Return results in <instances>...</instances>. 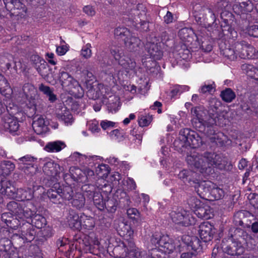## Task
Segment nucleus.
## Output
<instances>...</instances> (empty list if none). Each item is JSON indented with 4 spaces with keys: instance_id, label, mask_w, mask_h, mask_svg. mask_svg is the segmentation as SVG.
<instances>
[{
    "instance_id": "f257e3e1",
    "label": "nucleus",
    "mask_w": 258,
    "mask_h": 258,
    "mask_svg": "<svg viewBox=\"0 0 258 258\" xmlns=\"http://www.w3.org/2000/svg\"><path fill=\"white\" fill-rule=\"evenodd\" d=\"M186 162L196 171L206 175L214 172V167L222 168L223 164L219 155L210 152H205L203 154L193 153L187 156Z\"/></svg>"
},
{
    "instance_id": "f03ea898",
    "label": "nucleus",
    "mask_w": 258,
    "mask_h": 258,
    "mask_svg": "<svg viewBox=\"0 0 258 258\" xmlns=\"http://www.w3.org/2000/svg\"><path fill=\"white\" fill-rule=\"evenodd\" d=\"M192 125L201 132H204L209 135L214 134L215 131L213 126L218 124L220 125L224 123V112H222L218 116L207 114V111L201 107H196L191 109ZM225 123V122H224Z\"/></svg>"
},
{
    "instance_id": "7ed1b4c3",
    "label": "nucleus",
    "mask_w": 258,
    "mask_h": 258,
    "mask_svg": "<svg viewBox=\"0 0 258 258\" xmlns=\"http://www.w3.org/2000/svg\"><path fill=\"white\" fill-rule=\"evenodd\" d=\"M8 210L15 217L18 225H24L36 213V208L31 201L18 203L15 201L7 204Z\"/></svg>"
},
{
    "instance_id": "20e7f679",
    "label": "nucleus",
    "mask_w": 258,
    "mask_h": 258,
    "mask_svg": "<svg viewBox=\"0 0 258 258\" xmlns=\"http://www.w3.org/2000/svg\"><path fill=\"white\" fill-rule=\"evenodd\" d=\"M223 54L230 60L238 57L241 58H251L254 56V48L244 41L236 42L223 50Z\"/></svg>"
},
{
    "instance_id": "39448f33",
    "label": "nucleus",
    "mask_w": 258,
    "mask_h": 258,
    "mask_svg": "<svg viewBox=\"0 0 258 258\" xmlns=\"http://www.w3.org/2000/svg\"><path fill=\"white\" fill-rule=\"evenodd\" d=\"M178 140L181 147L189 146L192 148L201 147L203 142L202 138L197 133L188 128H183L180 131Z\"/></svg>"
},
{
    "instance_id": "423d86ee",
    "label": "nucleus",
    "mask_w": 258,
    "mask_h": 258,
    "mask_svg": "<svg viewBox=\"0 0 258 258\" xmlns=\"http://www.w3.org/2000/svg\"><path fill=\"white\" fill-rule=\"evenodd\" d=\"M114 35L118 39H120L124 41L125 46L131 51L137 50L141 44V40L133 36L126 28H117L114 31Z\"/></svg>"
},
{
    "instance_id": "0eeeda50",
    "label": "nucleus",
    "mask_w": 258,
    "mask_h": 258,
    "mask_svg": "<svg viewBox=\"0 0 258 258\" xmlns=\"http://www.w3.org/2000/svg\"><path fill=\"white\" fill-rule=\"evenodd\" d=\"M110 53L126 73H130L135 72L136 62L128 56L124 55L122 49L114 47L111 49Z\"/></svg>"
},
{
    "instance_id": "6e6552de",
    "label": "nucleus",
    "mask_w": 258,
    "mask_h": 258,
    "mask_svg": "<svg viewBox=\"0 0 258 258\" xmlns=\"http://www.w3.org/2000/svg\"><path fill=\"white\" fill-rule=\"evenodd\" d=\"M172 221L177 224L188 226L196 223L195 218L191 214L183 209H178L177 211H172L170 214Z\"/></svg>"
},
{
    "instance_id": "1a4fd4ad",
    "label": "nucleus",
    "mask_w": 258,
    "mask_h": 258,
    "mask_svg": "<svg viewBox=\"0 0 258 258\" xmlns=\"http://www.w3.org/2000/svg\"><path fill=\"white\" fill-rule=\"evenodd\" d=\"M182 240L188 247H190L193 251L181 253L180 258H195L198 254V250L200 249V241L196 236L184 235Z\"/></svg>"
},
{
    "instance_id": "9d476101",
    "label": "nucleus",
    "mask_w": 258,
    "mask_h": 258,
    "mask_svg": "<svg viewBox=\"0 0 258 258\" xmlns=\"http://www.w3.org/2000/svg\"><path fill=\"white\" fill-rule=\"evenodd\" d=\"M151 242L155 245L163 247L165 252L170 253L175 249V246L171 243V240L167 235L162 234L159 232H155L151 239Z\"/></svg>"
},
{
    "instance_id": "9b49d317",
    "label": "nucleus",
    "mask_w": 258,
    "mask_h": 258,
    "mask_svg": "<svg viewBox=\"0 0 258 258\" xmlns=\"http://www.w3.org/2000/svg\"><path fill=\"white\" fill-rule=\"evenodd\" d=\"M23 91L27 99L26 104L28 107L30 108L35 107L38 98L36 88L31 84L26 83L23 87Z\"/></svg>"
},
{
    "instance_id": "f8f14e48",
    "label": "nucleus",
    "mask_w": 258,
    "mask_h": 258,
    "mask_svg": "<svg viewBox=\"0 0 258 258\" xmlns=\"http://www.w3.org/2000/svg\"><path fill=\"white\" fill-rule=\"evenodd\" d=\"M200 188H203L204 192L209 193L211 197L216 200L223 199L225 195V191L221 188L218 187L211 182L205 183L203 185H200Z\"/></svg>"
},
{
    "instance_id": "ddd939ff",
    "label": "nucleus",
    "mask_w": 258,
    "mask_h": 258,
    "mask_svg": "<svg viewBox=\"0 0 258 258\" xmlns=\"http://www.w3.org/2000/svg\"><path fill=\"white\" fill-rule=\"evenodd\" d=\"M228 245L222 244L223 251L231 255H240L243 253L244 247L242 246L241 242L233 241L232 238L228 239Z\"/></svg>"
},
{
    "instance_id": "4468645a",
    "label": "nucleus",
    "mask_w": 258,
    "mask_h": 258,
    "mask_svg": "<svg viewBox=\"0 0 258 258\" xmlns=\"http://www.w3.org/2000/svg\"><path fill=\"white\" fill-rule=\"evenodd\" d=\"M215 232V230L214 226L209 222H204L199 226V235L204 242L210 241Z\"/></svg>"
},
{
    "instance_id": "2eb2a0df",
    "label": "nucleus",
    "mask_w": 258,
    "mask_h": 258,
    "mask_svg": "<svg viewBox=\"0 0 258 258\" xmlns=\"http://www.w3.org/2000/svg\"><path fill=\"white\" fill-rule=\"evenodd\" d=\"M43 189V187L39 185L34 186L32 189L30 187L17 189V200H26V202L30 201L34 197V192L35 191L40 190L41 192H43V191H42Z\"/></svg>"
},
{
    "instance_id": "dca6fc26",
    "label": "nucleus",
    "mask_w": 258,
    "mask_h": 258,
    "mask_svg": "<svg viewBox=\"0 0 258 258\" xmlns=\"http://www.w3.org/2000/svg\"><path fill=\"white\" fill-rule=\"evenodd\" d=\"M20 232L18 234H15L14 236H19L22 239L28 241H31L34 238L35 234V232L33 229L31 223L27 222V224L22 225L20 227Z\"/></svg>"
},
{
    "instance_id": "f3484780",
    "label": "nucleus",
    "mask_w": 258,
    "mask_h": 258,
    "mask_svg": "<svg viewBox=\"0 0 258 258\" xmlns=\"http://www.w3.org/2000/svg\"><path fill=\"white\" fill-rule=\"evenodd\" d=\"M92 189H94L93 186H92ZM86 192V196H88L89 199H93L94 205L99 210L102 211L104 210L105 206V202L103 200L100 189H96L95 191L90 189L87 191Z\"/></svg>"
},
{
    "instance_id": "a211bd4d",
    "label": "nucleus",
    "mask_w": 258,
    "mask_h": 258,
    "mask_svg": "<svg viewBox=\"0 0 258 258\" xmlns=\"http://www.w3.org/2000/svg\"><path fill=\"white\" fill-rule=\"evenodd\" d=\"M67 219L71 228L74 230H80L82 228L81 216L79 217L74 211H69Z\"/></svg>"
},
{
    "instance_id": "6ab92c4d",
    "label": "nucleus",
    "mask_w": 258,
    "mask_h": 258,
    "mask_svg": "<svg viewBox=\"0 0 258 258\" xmlns=\"http://www.w3.org/2000/svg\"><path fill=\"white\" fill-rule=\"evenodd\" d=\"M31 60L33 61L34 67L38 73L42 77L46 75L47 64L45 60L38 55H33L31 57Z\"/></svg>"
},
{
    "instance_id": "aec40b11",
    "label": "nucleus",
    "mask_w": 258,
    "mask_h": 258,
    "mask_svg": "<svg viewBox=\"0 0 258 258\" xmlns=\"http://www.w3.org/2000/svg\"><path fill=\"white\" fill-rule=\"evenodd\" d=\"M180 38L186 45L191 44L195 39H197V36L191 29L184 28L181 29L178 32Z\"/></svg>"
},
{
    "instance_id": "412c9836",
    "label": "nucleus",
    "mask_w": 258,
    "mask_h": 258,
    "mask_svg": "<svg viewBox=\"0 0 258 258\" xmlns=\"http://www.w3.org/2000/svg\"><path fill=\"white\" fill-rule=\"evenodd\" d=\"M32 127L34 132L38 135L45 133L47 130V121L41 116L34 118L32 123Z\"/></svg>"
},
{
    "instance_id": "4be33fe9",
    "label": "nucleus",
    "mask_w": 258,
    "mask_h": 258,
    "mask_svg": "<svg viewBox=\"0 0 258 258\" xmlns=\"http://www.w3.org/2000/svg\"><path fill=\"white\" fill-rule=\"evenodd\" d=\"M9 90V92H11V90L10 89V87L7 81L4 78V76H3L0 73V93L2 94H6L8 93L6 92ZM6 112V104L5 103L4 104L2 103L1 99H0V114Z\"/></svg>"
},
{
    "instance_id": "5701e85b",
    "label": "nucleus",
    "mask_w": 258,
    "mask_h": 258,
    "mask_svg": "<svg viewBox=\"0 0 258 258\" xmlns=\"http://www.w3.org/2000/svg\"><path fill=\"white\" fill-rule=\"evenodd\" d=\"M234 12L240 15L241 13H246L250 12L252 9V5L248 0L241 3H235L233 6Z\"/></svg>"
},
{
    "instance_id": "b1692460",
    "label": "nucleus",
    "mask_w": 258,
    "mask_h": 258,
    "mask_svg": "<svg viewBox=\"0 0 258 258\" xmlns=\"http://www.w3.org/2000/svg\"><path fill=\"white\" fill-rule=\"evenodd\" d=\"M59 169V165L55 163L52 160L46 162L43 167V170L48 176H54L57 175Z\"/></svg>"
},
{
    "instance_id": "393cba45",
    "label": "nucleus",
    "mask_w": 258,
    "mask_h": 258,
    "mask_svg": "<svg viewBox=\"0 0 258 258\" xmlns=\"http://www.w3.org/2000/svg\"><path fill=\"white\" fill-rule=\"evenodd\" d=\"M146 48L147 49L148 55L154 59H160L162 56V52L159 49L158 46L155 43L147 44Z\"/></svg>"
},
{
    "instance_id": "a878e982",
    "label": "nucleus",
    "mask_w": 258,
    "mask_h": 258,
    "mask_svg": "<svg viewBox=\"0 0 258 258\" xmlns=\"http://www.w3.org/2000/svg\"><path fill=\"white\" fill-rule=\"evenodd\" d=\"M5 120L4 126L6 129L11 133H15L18 131L19 124L15 117L14 116H8Z\"/></svg>"
},
{
    "instance_id": "bb28decb",
    "label": "nucleus",
    "mask_w": 258,
    "mask_h": 258,
    "mask_svg": "<svg viewBox=\"0 0 258 258\" xmlns=\"http://www.w3.org/2000/svg\"><path fill=\"white\" fill-rule=\"evenodd\" d=\"M66 147L65 143L61 141H56L48 143L44 149L48 152H58Z\"/></svg>"
},
{
    "instance_id": "cd10ccee",
    "label": "nucleus",
    "mask_w": 258,
    "mask_h": 258,
    "mask_svg": "<svg viewBox=\"0 0 258 258\" xmlns=\"http://www.w3.org/2000/svg\"><path fill=\"white\" fill-rule=\"evenodd\" d=\"M56 115L57 118L59 120L63 121L64 124L67 125H71L74 121L72 114L66 107H64L60 112L58 111L56 113Z\"/></svg>"
},
{
    "instance_id": "c85d7f7f",
    "label": "nucleus",
    "mask_w": 258,
    "mask_h": 258,
    "mask_svg": "<svg viewBox=\"0 0 258 258\" xmlns=\"http://www.w3.org/2000/svg\"><path fill=\"white\" fill-rule=\"evenodd\" d=\"M15 168V165L11 161L5 160L0 163V176L9 175Z\"/></svg>"
},
{
    "instance_id": "c756f323",
    "label": "nucleus",
    "mask_w": 258,
    "mask_h": 258,
    "mask_svg": "<svg viewBox=\"0 0 258 258\" xmlns=\"http://www.w3.org/2000/svg\"><path fill=\"white\" fill-rule=\"evenodd\" d=\"M31 220L32 225L34 226L37 228L40 229L44 227L46 224L45 218L41 215L37 214L36 213L32 217Z\"/></svg>"
},
{
    "instance_id": "7c9ffc66",
    "label": "nucleus",
    "mask_w": 258,
    "mask_h": 258,
    "mask_svg": "<svg viewBox=\"0 0 258 258\" xmlns=\"http://www.w3.org/2000/svg\"><path fill=\"white\" fill-rule=\"evenodd\" d=\"M118 231L121 236L126 235L131 237L134 234V231L132 230L130 225L123 222H121L119 224Z\"/></svg>"
},
{
    "instance_id": "2f4dec72",
    "label": "nucleus",
    "mask_w": 258,
    "mask_h": 258,
    "mask_svg": "<svg viewBox=\"0 0 258 258\" xmlns=\"http://www.w3.org/2000/svg\"><path fill=\"white\" fill-rule=\"evenodd\" d=\"M81 221L82 222V228L88 230L92 229L95 224L94 219L92 217L85 214L81 215Z\"/></svg>"
},
{
    "instance_id": "473e14b6",
    "label": "nucleus",
    "mask_w": 258,
    "mask_h": 258,
    "mask_svg": "<svg viewBox=\"0 0 258 258\" xmlns=\"http://www.w3.org/2000/svg\"><path fill=\"white\" fill-rule=\"evenodd\" d=\"M72 206L77 209L83 208L85 204V199L81 193H77L72 199Z\"/></svg>"
},
{
    "instance_id": "72a5a7b5",
    "label": "nucleus",
    "mask_w": 258,
    "mask_h": 258,
    "mask_svg": "<svg viewBox=\"0 0 258 258\" xmlns=\"http://www.w3.org/2000/svg\"><path fill=\"white\" fill-rule=\"evenodd\" d=\"M13 215L12 212L4 213L2 214V220L5 222L8 226L16 229L18 227V223L16 219L13 218L12 219L10 215Z\"/></svg>"
},
{
    "instance_id": "f704fd0d",
    "label": "nucleus",
    "mask_w": 258,
    "mask_h": 258,
    "mask_svg": "<svg viewBox=\"0 0 258 258\" xmlns=\"http://www.w3.org/2000/svg\"><path fill=\"white\" fill-rule=\"evenodd\" d=\"M61 188H58L55 190L53 188L49 189L47 192L48 198L54 204H59L61 202L59 201L60 198V194L61 192Z\"/></svg>"
},
{
    "instance_id": "c9c22d12",
    "label": "nucleus",
    "mask_w": 258,
    "mask_h": 258,
    "mask_svg": "<svg viewBox=\"0 0 258 258\" xmlns=\"http://www.w3.org/2000/svg\"><path fill=\"white\" fill-rule=\"evenodd\" d=\"M40 91L42 92L48 97V100L51 102H54L57 99L56 96L53 93V91L48 86L41 84L39 87Z\"/></svg>"
},
{
    "instance_id": "e433bc0d",
    "label": "nucleus",
    "mask_w": 258,
    "mask_h": 258,
    "mask_svg": "<svg viewBox=\"0 0 258 258\" xmlns=\"http://www.w3.org/2000/svg\"><path fill=\"white\" fill-rule=\"evenodd\" d=\"M0 192L9 198L17 200V189L14 186H7L6 188L3 186Z\"/></svg>"
},
{
    "instance_id": "4c0bfd02",
    "label": "nucleus",
    "mask_w": 258,
    "mask_h": 258,
    "mask_svg": "<svg viewBox=\"0 0 258 258\" xmlns=\"http://www.w3.org/2000/svg\"><path fill=\"white\" fill-rule=\"evenodd\" d=\"M243 70L246 71V73L248 76L251 78L258 80V69L254 68L253 66L244 64L242 66Z\"/></svg>"
},
{
    "instance_id": "58836bf2",
    "label": "nucleus",
    "mask_w": 258,
    "mask_h": 258,
    "mask_svg": "<svg viewBox=\"0 0 258 258\" xmlns=\"http://www.w3.org/2000/svg\"><path fill=\"white\" fill-rule=\"evenodd\" d=\"M22 162L20 163V170L28 175L32 176L36 173L37 167L35 164H29L28 166L25 165Z\"/></svg>"
},
{
    "instance_id": "ea45409f",
    "label": "nucleus",
    "mask_w": 258,
    "mask_h": 258,
    "mask_svg": "<svg viewBox=\"0 0 258 258\" xmlns=\"http://www.w3.org/2000/svg\"><path fill=\"white\" fill-rule=\"evenodd\" d=\"M216 85L214 82H205L203 85L200 89L199 92L202 94H212L215 91Z\"/></svg>"
},
{
    "instance_id": "a19ab883",
    "label": "nucleus",
    "mask_w": 258,
    "mask_h": 258,
    "mask_svg": "<svg viewBox=\"0 0 258 258\" xmlns=\"http://www.w3.org/2000/svg\"><path fill=\"white\" fill-rule=\"evenodd\" d=\"M120 105L119 98L117 97H113L112 99L109 100L107 104V109L109 111L111 112H116Z\"/></svg>"
},
{
    "instance_id": "79ce46f5",
    "label": "nucleus",
    "mask_w": 258,
    "mask_h": 258,
    "mask_svg": "<svg viewBox=\"0 0 258 258\" xmlns=\"http://www.w3.org/2000/svg\"><path fill=\"white\" fill-rule=\"evenodd\" d=\"M100 157L96 155L87 156L81 154L79 159H77V162L80 164H91L93 161L98 160Z\"/></svg>"
},
{
    "instance_id": "37998d69",
    "label": "nucleus",
    "mask_w": 258,
    "mask_h": 258,
    "mask_svg": "<svg viewBox=\"0 0 258 258\" xmlns=\"http://www.w3.org/2000/svg\"><path fill=\"white\" fill-rule=\"evenodd\" d=\"M221 96L225 102H230L235 98V94L231 89L228 88L221 92Z\"/></svg>"
},
{
    "instance_id": "c03bdc74",
    "label": "nucleus",
    "mask_w": 258,
    "mask_h": 258,
    "mask_svg": "<svg viewBox=\"0 0 258 258\" xmlns=\"http://www.w3.org/2000/svg\"><path fill=\"white\" fill-rule=\"evenodd\" d=\"M222 32L224 36L229 38L234 39L237 36V32L229 25L223 26Z\"/></svg>"
},
{
    "instance_id": "a18cd8bd",
    "label": "nucleus",
    "mask_w": 258,
    "mask_h": 258,
    "mask_svg": "<svg viewBox=\"0 0 258 258\" xmlns=\"http://www.w3.org/2000/svg\"><path fill=\"white\" fill-rule=\"evenodd\" d=\"M36 158L29 155L21 157L17 160L18 168L20 169L21 162H22V163L25 164V165L28 166L29 164H34Z\"/></svg>"
},
{
    "instance_id": "49530a36",
    "label": "nucleus",
    "mask_w": 258,
    "mask_h": 258,
    "mask_svg": "<svg viewBox=\"0 0 258 258\" xmlns=\"http://www.w3.org/2000/svg\"><path fill=\"white\" fill-rule=\"evenodd\" d=\"M91 48V44L89 43L84 45L81 50V56L85 59L90 58L92 55Z\"/></svg>"
},
{
    "instance_id": "de8ad7c7",
    "label": "nucleus",
    "mask_w": 258,
    "mask_h": 258,
    "mask_svg": "<svg viewBox=\"0 0 258 258\" xmlns=\"http://www.w3.org/2000/svg\"><path fill=\"white\" fill-rule=\"evenodd\" d=\"M61 192L60 194V198L66 200L70 201L72 200L73 197V190L70 186H66L63 188H61Z\"/></svg>"
},
{
    "instance_id": "09e8293b",
    "label": "nucleus",
    "mask_w": 258,
    "mask_h": 258,
    "mask_svg": "<svg viewBox=\"0 0 258 258\" xmlns=\"http://www.w3.org/2000/svg\"><path fill=\"white\" fill-rule=\"evenodd\" d=\"M202 12L205 15V18H203L204 20H207V22L211 23H213L215 21L216 16L211 9L204 8L202 9Z\"/></svg>"
},
{
    "instance_id": "8fccbe9b",
    "label": "nucleus",
    "mask_w": 258,
    "mask_h": 258,
    "mask_svg": "<svg viewBox=\"0 0 258 258\" xmlns=\"http://www.w3.org/2000/svg\"><path fill=\"white\" fill-rule=\"evenodd\" d=\"M188 204L191 209L194 211L199 208L200 206H203V204L196 197H191L188 200Z\"/></svg>"
},
{
    "instance_id": "3c124183",
    "label": "nucleus",
    "mask_w": 258,
    "mask_h": 258,
    "mask_svg": "<svg viewBox=\"0 0 258 258\" xmlns=\"http://www.w3.org/2000/svg\"><path fill=\"white\" fill-rule=\"evenodd\" d=\"M59 78L62 86H69L73 80V77L65 72H62L60 73Z\"/></svg>"
},
{
    "instance_id": "603ef678",
    "label": "nucleus",
    "mask_w": 258,
    "mask_h": 258,
    "mask_svg": "<svg viewBox=\"0 0 258 258\" xmlns=\"http://www.w3.org/2000/svg\"><path fill=\"white\" fill-rule=\"evenodd\" d=\"M56 245L61 252H64L66 251L67 247L69 249H71V245L68 243L67 239L66 238H59L56 241Z\"/></svg>"
},
{
    "instance_id": "864d4df0",
    "label": "nucleus",
    "mask_w": 258,
    "mask_h": 258,
    "mask_svg": "<svg viewBox=\"0 0 258 258\" xmlns=\"http://www.w3.org/2000/svg\"><path fill=\"white\" fill-rule=\"evenodd\" d=\"M152 120L151 116L141 114L138 118L139 124L142 127L148 126L151 123Z\"/></svg>"
},
{
    "instance_id": "5fc2aeb1",
    "label": "nucleus",
    "mask_w": 258,
    "mask_h": 258,
    "mask_svg": "<svg viewBox=\"0 0 258 258\" xmlns=\"http://www.w3.org/2000/svg\"><path fill=\"white\" fill-rule=\"evenodd\" d=\"M96 57V61L99 64H104L107 59V52L104 50H100L97 52Z\"/></svg>"
},
{
    "instance_id": "6e6d98bb",
    "label": "nucleus",
    "mask_w": 258,
    "mask_h": 258,
    "mask_svg": "<svg viewBox=\"0 0 258 258\" xmlns=\"http://www.w3.org/2000/svg\"><path fill=\"white\" fill-rule=\"evenodd\" d=\"M127 214L130 219L138 222L140 219V214L136 208H130L127 210Z\"/></svg>"
},
{
    "instance_id": "4d7b16f0",
    "label": "nucleus",
    "mask_w": 258,
    "mask_h": 258,
    "mask_svg": "<svg viewBox=\"0 0 258 258\" xmlns=\"http://www.w3.org/2000/svg\"><path fill=\"white\" fill-rule=\"evenodd\" d=\"M96 172L102 177L107 176L109 173L108 166L103 164L99 165L96 168Z\"/></svg>"
},
{
    "instance_id": "13d9d810",
    "label": "nucleus",
    "mask_w": 258,
    "mask_h": 258,
    "mask_svg": "<svg viewBox=\"0 0 258 258\" xmlns=\"http://www.w3.org/2000/svg\"><path fill=\"white\" fill-rule=\"evenodd\" d=\"M116 201L113 199H108L106 202H105V207L110 212H114L116 210Z\"/></svg>"
},
{
    "instance_id": "bf43d9fd",
    "label": "nucleus",
    "mask_w": 258,
    "mask_h": 258,
    "mask_svg": "<svg viewBox=\"0 0 258 258\" xmlns=\"http://www.w3.org/2000/svg\"><path fill=\"white\" fill-rule=\"evenodd\" d=\"M191 173V172L187 170H182L179 173L178 177L184 182H189L191 180V178L190 177Z\"/></svg>"
},
{
    "instance_id": "052dcab7",
    "label": "nucleus",
    "mask_w": 258,
    "mask_h": 258,
    "mask_svg": "<svg viewBox=\"0 0 258 258\" xmlns=\"http://www.w3.org/2000/svg\"><path fill=\"white\" fill-rule=\"evenodd\" d=\"M6 111L9 113V116H11L16 114L18 112L19 109L17 105L10 103L8 106L6 105Z\"/></svg>"
},
{
    "instance_id": "680f3d73",
    "label": "nucleus",
    "mask_w": 258,
    "mask_h": 258,
    "mask_svg": "<svg viewBox=\"0 0 258 258\" xmlns=\"http://www.w3.org/2000/svg\"><path fill=\"white\" fill-rule=\"evenodd\" d=\"M248 34L254 37H258V25L250 26L247 29Z\"/></svg>"
},
{
    "instance_id": "e2e57ef3",
    "label": "nucleus",
    "mask_w": 258,
    "mask_h": 258,
    "mask_svg": "<svg viewBox=\"0 0 258 258\" xmlns=\"http://www.w3.org/2000/svg\"><path fill=\"white\" fill-rule=\"evenodd\" d=\"M89 128L92 133L98 132L100 130L98 122L96 120L90 121L88 123Z\"/></svg>"
},
{
    "instance_id": "0e129e2a",
    "label": "nucleus",
    "mask_w": 258,
    "mask_h": 258,
    "mask_svg": "<svg viewBox=\"0 0 258 258\" xmlns=\"http://www.w3.org/2000/svg\"><path fill=\"white\" fill-rule=\"evenodd\" d=\"M69 50V46L67 44L57 46L56 49V53L59 55H63Z\"/></svg>"
},
{
    "instance_id": "69168bd1",
    "label": "nucleus",
    "mask_w": 258,
    "mask_h": 258,
    "mask_svg": "<svg viewBox=\"0 0 258 258\" xmlns=\"http://www.w3.org/2000/svg\"><path fill=\"white\" fill-rule=\"evenodd\" d=\"M205 206H204V205L194 211L195 214L200 218H205Z\"/></svg>"
},
{
    "instance_id": "338daca9",
    "label": "nucleus",
    "mask_w": 258,
    "mask_h": 258,
    "mask_svg": "<svg viewBox=\"0 0 258 258\" xmlns=\"http://www.w3.org/2000/svg\"><path fill=\"white\" fill-rule=\"evenodd\" d=\"M205 219H209L213 217V210L211 209L209 206L205 205Z\"/></svg>"
},
{
    "instance_id": "774afa93",
    "label": "nucleus",
    "mask_w": 258,
    "mask_h": 258,
    "mask_svg": "<svg viewBox=\"0 0 258 258\" xmlns=\"http://www.w3.org/2000/svg\"><path fill=\"white\" fill-rule=\"evenodd\" d=\"M83 11L87 15L90 16H93L95 14V9L90 6H85L83 9Z\"/></svg>"
}]
</instances>
